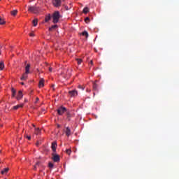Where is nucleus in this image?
I'll use <instances>...</instances> for the list:
<instances>
[{
    "instance_id": "20e7f679",
    "label": "nucleus",
    "mask_w": 179,
    "mask_h": 179,
    "mask_svg": "<svg viewBox=\"0 0 179 179\" xmlns=\"http://www.w3.org/2000/svg\"><path fill=\"white\" fill-rule=\"evenodd\" d=\"M52 159L53 160V162H55V163H58L59 162V160H61V159L59 158V155H58V154L53 152L52 154Z\"/></svg>"
},
{
    "instance_id": "ea45409f",
    "label": "nucleus",
    "mask_w": 179,
    "mask_h": 179,
    "mask_svg": "<svg viewBox=\"0 0 179 179\" xmlns=\"http://www.w3.org/2000/svg\"><path fill=\"white\" fill-rule=\"evenodd\" d=\"M37 71L39 72L40 71L38 70V69H37Z\"/></svg>"
},
{
    "instance_id": "473e14b6",
    "label": "nucleus",
    "mask_w": 179,
    "mask_h": 179,
    "mask_svg": "<svg viewBox=\"0 0 179 179\" xmlns=\"http://www.w3.org/2000/svg\"><path fill=\"white\" fill-rule=\"evenodd\" d=\"M26 138H27V139H28L29 141H30V139H31V136H27Z\"/></svg>"
},
{
    "instance_id": "49530a36",
    "label": "nucleus",
    "mask_w": 179,
    "mask_h": 179,
    "mask_svg": "<svg viewBox=\"0 0 179 179\" xmlns=\"http://www.w3.org/2000/svg\"><path fill=\"white\" fill-rule=\"evenodd\" d=\"M0 55H1V52H0Z\"/></svg>"
},
{
    "instance_id": "0eeeda50",
    "label": "nucleus",
    "mask_w": 179,
    "mask_h": 179,
    "mask_svg": "<svg viewBox=\"0 0 179 179\" xmlns=\"http://www.w3.org/2000/svg\"><path fill=\"white\" fill-rule=\"evenodd\" d=\"M69 94L71 97H75L78 94V92L76 90H71L69 92Z\"/></svg>"
},
{
    "instance_id": "f704fd0d",
    "label": "nucleus",
    "mask_w": 179,
    "mask_h": 179,
    "mask_svg": "<svg viewBox=\"0 0 179 179\" xmlns=\"http://www.w3.org/2000/svg\"><path fill=\"white\" fill-rule=\"evenodd\" d=\"M65 9H66V10H69V8H68V6H65Z\"/></svg>"
},
{
    "instance_id": "dca6fc26",
    "label": "nucleus",
    "mask_w": 179,
    "mask_h": 179,
    "mask_svg": "<svg viewBox=\"0 0 179 179\" xmlns=\"http://www.w3.org/2000/svg\"><path fill=\"white\" fill-rule=\"evenodd\" d=\"M66 78H71V72H72V70H70L69 69H66Z\"/></svg>"
},
{
    "instance_id": "f8f14e48",
    "label": "nucleus",
    "mask_w": 179,
    "mask_h": 179,
    "mask_svg": "<svg viewBox=\"0 0 179 179\" xmlns=\"http://www.w3.org/2000/svg\"><path fill=\"white\" fill-rule=\"evenodd\" d=\"M24 104L23 103H20V104H18L15 106H13V110H17L18 108H22V107H23Z\"/></svg>"
},
{
    "instance_id": "c85d7f7f",
    "label": "nucleus",
    "mask_w": 179,
    "mask_h": 179,
    "mask_svg": "<svg viewBox=\"0 0 179 179\" xmlns=\"http://www.w3.org/2000/svg\"><path fill=\"white\" fill-rule=\"evenodd\" d=\"M48 166H49L50 169H53L54 168V164L53 163L50 162Z\"/></svg>"
},
{
    "instance_id": "4468645a",
    "label": "nucleus",
    "mask_w": 179,
    "mask_h": 179,
    "mask_svg": "<svg viewBox=\"0 0 179 179\" xmlns=\"http://www.w3.org/2000/svg\"><path fill=\"white\" fill-rule=\"evenodd\" d=\"M51 20V14H48L45 17V22L47 23V22Z\"/></svg>"
},
{
    "instance_id": "e433bc0d",
    "label": "nucleus",
    "mask_w": 179,
    "mask_h": 179,
    "mask_svg": "<svg viewBox=\"0 0 179 179\" xmlns=\"http://www.w3.org/2000/svg\"><path fill=\"white\" fill-rule=\"evenodd\" d=\"M40 100V99L36 98V101H35V103H37V101H38Z\"/></svg>"
},
{
    "instance_id": "aec40b11",
    "label": "nucleus",
    "mask_w": 179,
    "mask_h": 179,
    "mask_svg": "<svg viewBox=\"0 0 179 179\" xmlns=\"http://www.w3.org/2000/svg\"><path fill=\"white\" fill-rule=\"evenodd\" d=\"M9 171V168H6L3 171H1V174H6Z\"/></svg>"
},
{
    "instance_id": "f257e3e1",
    "label": "nucleus",
    "mask_w": 179,
    "mask_h": 179,
    "mask_svg": "<svg viewBox=\"0 0 179 179\" xmlns=\"http://www.w3.org/2000/svg\"><path fill=\"white\" fill-rule=\"evenodd\" d=\"M13 97H16L17 100H20L23 98V92L22 91L13 90L12 92Z\"/></svg>"
},
{
    "instance_id": "c9c22d12",
    "label": "nucleus",
    "mask_w": 179,
    "mask_h": 179,
    "mask_svg": "<svg viewBox=\"0 0 179 179\" xmlns=\"http://www.w3.org/2000/svg\"><path fill=\"white\" fill-rule=\"evenodd\" d=\"M49 72H52V68L49 67Z\"/></svg>"
},
{
    "instance_id": "423d86ee",
    "label": "nucleus",
    "mask_w": 179,
    "mask_h": 179,
    "mask_svg": "<svg viewBox=\"0 0 179 179\" xmlns=\"http://www.w3.org/2000/svg\"><path fill=\"white\" fill-rule=\"evenodd\" d=\"M61 3H62V1L61 0H53L52 4L55 6V8H58L61 6Z\"/></svg>"
},
{
    "instance_id": "b1692460",
    "label": "nucleus",
    "mask_w": 179,
    "mask_h": 179,
    "mask_svg": "<svg viewBox=\"0 0 179 179\" xmlns=\"http://www.w3.org/2000/svg\"><path fill=\"white\" fill-rule=\"evenodd\" d=\"M35 134L36 135L40 134V129L39 128H35Z\"/></svg>"
},
{
    "instance_id": "2eb2a0df",
    "label": "nucleus",
    "mask_w": 179,
    "mask_h": 179,
    "mask_svg": "<svg viewBox=\"0 0 179 179\" xmlns=\"http://www.w3.org/2000/svg\"><path fill=\"white\" fill-rule=\"evenodd\" d=\"M27 75H29V73H23L22 76L21 77V80H26V79H27Z\"/></svg>"
},
{
    "instance_id": "bb28decb",
    "label": "nucleus",
    "mask_w": 179,
    "mask_h": 179,
    "mask_svg": "<svg viewBox=\"0 0 179 179\" xmlns=\"http://www.w3.org/2000/svg\"><path fill=\"white\" fill-rule=\"evenodd\" d=\"M38 166H40V162H36V165L34 166V170H37Z\"/></svg>"
},
{
    "instance_id": "1a4fd4ad",
    "label": "nucleus",
    "mask_w": 179,
    "mask_h": 179,
    "mask_svg": "<svg viewBox=\"0 0 179 179\" xmlns=\"http://www.w3.org/2000/svg\"><path fill=\"white\" fill-rule=\"evenodd\" d=\"M52 150H53V153L57 152V143L55 142L52 143Z\"/></svg>"
},
{
    "instance_id": "58836bf2",
    "label": "nucleus",
    "mask_w": 179,
    "mask_h": 179,
    "mask_svg": "<svg viewBox=\"0 0 179 179\" xmlns=\"http://www.w3.org/2000/svg\"><path fill=\"white\" fill-rule=\"evenodd\" d=\"M21 83V85H24V83H23V82H22V83Z\"/></svg>"
},
{
    "instance_id": "7c9ffc66",
    "label": "nucleus",
    "mask_w": 179,
    "mask_h": 179,
    "mask_svg": "<svg viewBox=\"0 0 179 179\" xmlns=\"http://www.w3.org/2000/svg\"><path fill=\"white\" fill-rule=\"evenodd\" d=\"M51 87H52L53 90H55V89H58V87H55V85L52 84Z\"/></svg>"
},
{
    "instance_id": "2f4dec72",
    "label": "nucleus",
    "mask_w": 179,
    "mask_h": 179,
    "mask_svg": "<svg viewBox=\"0 0 179 179\" xmlns=\"http://www.w3.org/2000/svg\"><path fill=\"white\" fill-rule=\"evenodd\" d=\"M87 20H90V18L89 17H87L85 19V22H87Z\"/></svg>"
},
{
    "instance_id": "a19ab883",
    "label": "nucleus",
    "mask_w": 179,
    "mask_h": 179,
    "mask_svg": "<svg viewBox=\"0 0 179 179\" xmlns=\"http://www.w3.org/2000/svg\"><path fill=\"white\" fill-rule=\"evenodd\" d=\"M73 90H76V89L74 88V89H73Z\"/></svg>"
},
{
    "instance_id": "f3484780",
    "label": "nucleus",
    "mask_w": 179,
    "mask_h": 179,
    "mask_svg": "<svg viewBox=\"0 0 179 179\" xmlns=\"http://www.w3.org/2000/svg\"><path fill=\"white\" fill-rule=\"evenodd\" d=\"M32 23L34 26V27H36V26H37L38 23V20L37 18H35L33 21Z\"/></svg>"
},
{
    "instance_id": "f03ea898",
    "label": "nucleus",
    "mask_w": 179,
    "mask_h": 179,
    "mask_svg": "<svg viewBox=\"0 0 179 179\" xmlns=\"http://www.w3.org/2000/svg\"><path fill=\"white\" fill-rule=\"evenodd\" d=\"M53 20L52 23H58L59 22V19L61 17V15L59 14V11H55L52 16Z\"/></svg>"
},
{
    "instance_id": "a18cd8bd",
    "label": "nucleus",
    "mask_w": 179,
    "mask_h": 179,
    "mask_svg": "<svg viewBox=\"0 0 179 179\" xmlns=\"http://www.w3.org/2000/svg\"><path fill=\"white\" fill-rule=\"evenodd\" d=\"M1 152V151L0 150V153Z\"/></svg>"
},
{
    "instance_id": "9d476101",
    "label": "nucleus",
    "mask_w": 179,
    "mask_h": 179,
    "mask_svg": "<svg viewBox=\"0 0 179 179\" xmlns=\"http://www.w3.org/2000/svg\"><path fill=\"white\" fill-rule=\"evenodd\" d=\"M38 87H40V89H41V87H44V79L43 78H41L40 80Z\"/></svg>"
},
{
    "instance_id": "c756f323",
    "label": "nucleus",
    "mask_w": 179,
    "mask_h": 179,
    "mask_svg": "<svg viewBox=\"0 0 179 179\" xmlns=\"http://www.w3.org/2000/svg\"><path fill=\"white\" fill-rule=\"evenodd\" d=\"M78 89H81L82 90H85V86H83V85H78Z\"/></svg>"
},
{
    "instance_id": "393cba45",
    "label": "nucleus",
    "mask_w": 179,
    "mask_h": 179,
    "mask_svg": "<svg viewBox=\"0 0 179 179\" xmlns=\"http://www.w3.org/2000/svg\"><path fill=\"white\" fill-rule=\"evenodd\" d=\"M66 153L67 154V155H69H69H71V153H72V150H71V149H66Z\"/></svg>"
},
{
    "instance_id": "412c9836",
    "label": "nucleus",
    "mask_w": 179,
    "mask_h": 179,
    "mask_svg": "<svg viewBox=\"0 0 179 179\" xmlns=\"http://www.w3.org/2000/svg\"><path fill=\"white\" fill-rule=\"evenodd\" d=\"M89 10L90 9L88 7H85L83 12L86 14V13H89Z\"/></svg>"
},
{
    "instance_id": "ddd939ff",
    "label": "nucleus",
    "mask_w": 179,
    "mask_h": 179,
    "mask_svg": "<svg viewBox=\"0 0 179 179\" xmlns=\"http://www.w3.org/2000/svg\"><path fill=\"white\" fill-rule=\"evenodd\" d=\"M66 136H71V129L69 127H66Z\"/></svg>"
},
{
    "instance_id": "cd10ccee",
    "label": "nucleus",
    "mask_w": 179,
    "mask_h": 179,
    "mask_svg": "<svg viewBox=\"0 0 179 179\" xmlns=\"http://www.w3.org/2000/svg\"><path fill=\"white\" fill-rule=\"evenodd\" d=\"M76 59L78 65H80V64H82V59Z\"/></svg>"
},
{
    "instance_id": "39448f33",
    "label": "nucleus",
    "mask_w": 179,
    "mask_h": 179,
    "mask_svg": "<svg viewBox=\"0 0 179 179\" xmlns=\"http://www.w3.org/2000/svg\"><path fill=\"white\" fill-rule=\"evenodd\" d=\"M65 111H66V108L62 106L59 107L57 109V113L59 114V115H62V114H64V113H65Z\"/></svg>"
},
{
    "instance_id": "4be33fe9",
    "label": "nucleus",
    "mask_w": 179,
    "mask_h": 179,
    "mask_svg": "<svg viewBox=\"0 0 179 179\" xmlns=\"http://www.w3.org/2000/svg\"><path fill=\"white\" fill-rule=\"evenodd\" d=\"M12 16H16V15H17V10H14L13 11L10 12Z\"/></svg>"
},
{
    "instance_id": "72a5a7b5",
    "label": "nucleus",
    "mask_w": 179,
    "mask_h": 179,
    "mask_svg": "<svg viewBox=\"0 0 179 179\" xmlns=\"http://www.w3.org/2000/svg\"><path fill=\"white\" fill-rule=\"evenodd\" d=\"M29 36H30V37H34V34L30 33V34H29Z\"/></svg>"
},
{
    "instance_id": "a211bd4d",
    "label": "nucleus",
    "mask_w": 179,
    "mask_h": 179,
    "mask_svg": "<svg viewBox=\"0 0 179 179\" xmlns=\"http://www.w3.org/2000/svg\"><path fill=\"white\" fill-rule=\"evenodd\" d=\"M82 36H85L86 38L89 37V33H87V31H84L81 33Z\"/></svg>"
},
{
    "instance_id": "4c0bfd02",
    "label": "nucleus",
    "mask_w": 179,
    "mask_h": 179,
    "mask_svg": "<svg viewBox=\"0 0 179 179\" xmlns=\"http://www.w3.org/2000/svg\"><path fill=\"white\" fill-rule=\"evenodd\" d=\"M90 64H91V65H93V60H91Z\"/></svg>"
},
{
    "instance_id": "7ed1b4c3",
    "label": "nucleus",
    "mask_w": 179,
    "mask_h": 179,
    "mask_svg": "<svg viewBox=\"0 0 179 179\" xmlns=\"http://www.w3.org/2000/svg\"><path fill=\"white\" fill-rule=\"evenodd\" d=\"M28 12H30L31 13L37 14L40 13V8H38V7L37 6H29Z\"/></svg>"
},
{
    "instance_id": "6e6552de",
    "label": "nucleus",
    "mask_w": 179,
    "mask_h": 179,
    "mask_svg": "<svg viewBox=\"0 0 179 179\" xmlns=\"http://www.w3.org/2000/svg\"><path fill=\"white\" fill-rule=\"evenodd\" d=\"M57 29H58V25H52L50 27H49V31H54V30H56Z\"/></svg>"
},
{
    "instance_id": "37998d69",
    "label": "nucleus",
    "mask_w": 179,
    "mask_h": 179,
    "mask_svg": "<svg viewBox=\"0 0 179 179\" xmlns=\"http://www.w3.org/2000/svg\"><path fill=\"white\" fill-rule=\"evenodd\" d=\"M36 145H38V143H37Z\"/></svg>"
},
{
    "instance_id": "9b49d317",
    "label": "nucleus",
    "mask_w": 179,
    "mask_h": 179,
    "mask_svg": "<svg viewBox=\"0 0 179 179\" xmlns=\"http://www.w3.org/2000/svg\"><path fill=\"white\" fill-rule=\"evenodd\" d=\"M25 73H30V64H27L25 66Z\"/></svg>"
},
{
    "instance_id": "6ab92c4d",
    "label": "nucleus",
    "mask_w": 179,
    "mask_h": 179,
    "mask_svg": "<svg viewBox=\"0 0 179 179\" xmlns=\"http://www.w3.org/2000/svg\"><path fill=\"white\" fill-rule=\"evenodd\" d=\"M5 68V64H3V62H0V71H3Z\"/></svg>"
},
{
    "instance_id": "c03bdc74",
    "label": "nucleus",
    "mask_w": 179,
    "mask_h": 179,
    "mask_svg": "<svg viewBox=\"0 0 179 179\" xmlns=\"http://www.w3.org/2000/svg\"><path fill=\"white\" fill-rule=\"evenodd\" d=\"M12 90H15L13 88H12Z\"/></svg>"
},
{
    "instance_id": "5701e85b",
    "label": "nucleus",
    "mask_w": 179,
    "mask_h": 179,
    "mask_svg": "<svg viewBox=\"0 0 179 179\" xmlns=\"http://www.w3.org/2000/svg\"><path fill=\"white\" fill-rule=\"evenodd\" d=\"M6 22H5V20L2 19V17H0V24H5Z\"/></svg>"
},
{
    "instance_id": "a878e982",
    "label": "nucleus",
    "mask_w": 179,
    "mask_h": 179,
    "mask_svg": "<svg viewBox=\"0 0 179 179\" xmlns=\"http://www.w3.org/2000/svg\"><path fill=\"white\" fill-rule=\"evenodd\" d=\"M98 87H99V85H97V83H94L93 87H94V90H96V89H98Z\"/></svg>"
},
{
    "instance_id": "79ce46f5",
    "label": "nucleus",
    "mask_w": 179,
    "mask_h": 179,
    "mask_svg": "<svg viewBox=\"0 0 179 179\" xmlns=\"http://www.w3.org/2000/svg\"><path fill=\"white\" fill-rule=\"evenodd\" d=\"M33 127H36L34 124H33Z\"/></svg>"
}]
</instances>
